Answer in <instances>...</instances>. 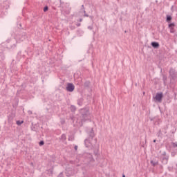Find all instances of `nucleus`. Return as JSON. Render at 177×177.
<instances>
[{"label":"nucleus","mask_w":177,"mask_h":177,"mask_svg":"<svg viewBox=\"0 0 177 177\" xmlns=\"http://www.w3.org/2000/svg\"><path fill=\"white\" fill-rule=\"evenodd\" d=\"M162 93H156V96H155V99L156 102H159V103H161L162 100Z\"/></svg>","instance_id":"obj_1"},{"label":"nucleus","mask_w":177,"mask_h":177,"mask_svg":"<svg viewBox=\"0 0 177 177\" xmlns=\"http://www.w3.org/2000/svg\"><path fill=\"white\" fill-rule=\"evenodd\" d=\"M75 89V86L72 83H68L66 86V91L68 92H73Z\"/></svg>","instance_id":"obj_2"},{"label":"nucleus","mask_w":177,"mask_h":177,"mask_svg":"<svg viewBox=\"0 0 177 177\" xmlns=\"http://www.w3.org/2000/svg\"><path fill=\"white\" fill-rule=\"evenodd\" d=\"M174 27H175V24L172 23L169 24V28L171 34H174V32H175V28Z\"/></svg>","instance_id":"obj_3"},{"label":"nucleus","mask_w":177,"mask_h":177,"mask_svg":"<svg viewBox=\"0 0 177 177\" xmlns=\"http://www.w3.org/2000/svg\"><path fill=\"white\" fill-rule=\"evenodd\" d=\"M151 45V46H153V48H155L156 49L160 48V44H158V42L153 41Z\"/></svg>","instance_id":"obj_4"},{"label":"nucleus","mask_w":177,"mask_h":177,"mask_svg":"<svg viewBox=\"0 0 177 177\" xmlns=\"http://www.w3.org/2000/svg\"><path fill=\"white\" fill-rule=\"evenodd\" d=\"M84 144H85L86 147H91V142H89V140H88V139H86L84 140Z\"/></svg>","instance_id":"obj_5"},{"label":"nucleus","mask_w":177,"mask_h":177,"mask_svg":"<svg viewBox=\"0 0 177 177\" xmlns=\"http://www.w3.org/2000/svg\"><path fill=\"white\" fill-rule=\"evenodd\" d=\"M84 119L82 120V121H86L88 120H91V117L88 115H83Z\"/></svg>","instance_id":"obj_6"},{"label":"nucleus","mask_w":177,"mask_h":177,"mask_svg":"<svg viewBox=\"0 0 177 177\" xmlns=\"http://www.w3.org/2000/svg\"><path fill=\"white\" fill-rule=\"evenodd\" d=\"M162 162V164H168V158L167 157L163 158Z\"/></svg>","instance_id":"obj_7"},{"label":"nucleus","mask_w":177,"mask_h":177,"mask_svg":"<svg viewBox=\"0 0 177 177\" xmlns=\"http://www.w3.org/2000/svg\"><path fill=\"white\" fill-rule=\"evenodd\" d=\"M151 164L153 165V167H156V165H158V161L155 162L153 160H151Z\"/></svg>","instance_id":"obj_8"},{"label":"nucleus","mask_w":177,"mask_h":177,"mask_svg":"<svg viewBox=\"0 0 177 177\" xmlns=\"http://www.w3.org/2000/svg\"><path fill=\"white\" fill-rule=\"evenodd\" d=\"M172 20V17L171 16H167V21H171Z\"/></svg>","instance_id":"obj_9"},{"label":"nucleus","mask_w":177,"mask_h":177,"mask_svg":"<svg viewBox=\"0 0 177 177\" xmlns=\"http://www.w3.org/2000/svg\"><path fill=\"white\" fill-rule=\"evenodd\" d=\"M61 139H62V140H66V135H65V134H63V135L61 136Z\"/></svg>","instance_id":"obj_10"},{"label":"nucleus","mask_w":177,"mask_h":177,"mask_svg":"<svg viewBox=\"0 0 177 177\" xmlns=\"http://www.w3.org/2000/svg\"><path fill=\"white\" fill-rule=\"evenodd\" d=\"M23 121H20V120H17V124H18V125H21V124H23Z\"/></svg>","instance_id":"obj_11"},{"label":"nucleus","mask_w":177,"mask_h":177,"mask_svg":"<svg viewBox=\"0 0 177 177\" xmlns=\"http://www.w3.org/2000/svg\"><path fill=\"white\" fill-rule=\"evenodd\" d=\"M173 147H177V142H172Z\"/></svg>","instance_id":"obj_12"},{"label":"nucleus","mask_w":177,"mask_h":177,"mask_svg":"<svg viewBox=\"0 0 177 177\" xmlns=\"http://www.w3.org/2000/svg\"><path fill=\"white\" fill-rule=\"evenodd\" d=\"M44 12H48V6L44 7Z\"/></svg>","instance_id":"obj_13"},{"label":"nucleus","mask_w":177,"mask_h":177,"mask_svg":"<svg viewBox=\"0 0 177 177\" xmlns=\"http://www.w3.org/2000/svg\"><path fill=\"white\" fill-rule=\"evenodd\" d=\"M170 75H172V73H174V69L171 68L169 71Z\"/></svg>","instance_id":"obj_14"},{"label":"nucleus","mask_w":177,"mask_h":177,"mask_svg":"<svg viewBox=\"0 0 177 177\" xmlns=\"http://www.w3.org/2000/svg\"><path fill=\"white\" fill-rule=\"evenodd\" d=\"M71 110H73V111H75V106H71Z\"/></svg>","instance_id":"obj_15"},{"label":"nucleus","mask_w":177,"mask_h":177,"mask_svg":"<svg viewBox=\"0 0 177 177\" xmlns=\"http://www.w3.org/2000/svg\"><path fill=\"white\" fill-rule=\"evenodd\" d=\"M44 141L39 142V146H44Z\"/></svg>","instance_id":"obj_16"},{"label":"nucleus","mask_w":177,"mask_h":177,"mask_svg":"<svg viewBox=\"0 0 177 177\" xmlns=\"http://www.w3.org/2000/svg\"><path fill=\"white\" fill-rule=\"evenodd\" d=\"M68 140H74V137H69Z\"/></svg>","instance_id":"obj_17"},{"label":"nucleus","mask_w":177,"mask_h":177,"mask_svg":"<svg viewBox=\"0 0 177 177\" xmlns=\"http://www.w3.org/2000/svg\"><path fill=\"white\" fill-rule=\"evenodd\" d=\"M75 150H78V146H75Z\"/></svg>","instance_id":"obj_18"},{"label":"nucleus","mask_w":177,"mask_h":177,"mask_svg":"<svg viewBox=\"0 0 177 177\" xmlns=\"http://www.w3.org/2000/svg\"><path fill=\"white\" fill-rule=\"evenodd\" d=\"M95 136V135L94 134H92L91 135V138H92V139H93V138Z\"/></svg>","instance_id":"obj_19"},{"label":"nucleus","mask_w":177,"mask_h":177,"mask_svg":"<svg viewBox=\"0 0 177 177\" xmlns=\"http://www.w3.org/2000/svg\"><path fill=\"white\" fill-rule=\"evenodd\" d=\"M81 26V24H77V27H80Z\"/></svg>","instance_id":"obj_20"},{"label":"nucleus","mask_w":177,"mask_h":177,"mask_svg":"<svg viewBox=\"0 0 177 177\" xmlns=\"http://www.w3.org/2000/svg\"><path fill=\"white\" fill-rule=\"evenodd\" d=\"M156 140H153V143H156Z\"/></svg>","instance_id":"obj_21"},{"label":"nucleus","mask_w":177,"mask_h":177,"mask_svg":"<svg viewBox=\"0 0 177 177\" xmlns=\"http://www.w3.org/2000/svg\"><path fill=\"white\" fill-rule=\"evenodd\" d=\"M80 21H82V19H80Z\"/></svg>","instance_id":"obj_22"},{"label":"nucleus","mask_w":177,"mask_h":177,"mask_svg":"<svg viewBox=\"0 0 177 177\" xmlns=\"http://www.w3.org/2000/svg\"><path fill=\"white\" fill-rule=\"evenodd\" d=\"M122 177H125V175H123Z\"/></svg>","instance_id":"obj_23"}]
</instances>
